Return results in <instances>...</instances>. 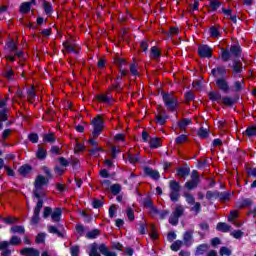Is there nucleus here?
I'll use <instances>...</instances> for the list:
<instances>
[{
    "label": "nucleus",
    "instance_id": "nucleus-1",
    "mask_svg": "<svg viewBox=\"0 0 256 256\" xmlns=\"http://www.w3.org/2000/svg\"><path fill=\"white\" fill-rule=\"evenodd\" d=\"M49 183V180L45 178L43 175L37 176L34 184V191L33 195L35 199H43L45 197V190H43V187Z\"/></svg>",
    "mask_w": 256,
    "mask_h": 256
},
{
    "label": "nucleus",
    "instance_id": "nucleus-2",
    "mask_svg": "<svg viewBox=\"0 0 256 256\" xmlns=\"http://www.w3.org/2000/svg\"><path fill=\"white\" fill-rule=\"evenodd\" d=\"M162 99L168 111H175V109H177V105H179V102L177 101V98L173 94L164 93L162 95Z\"/></svg>",
    "mask_w": 256,
    "mask_h": 256
},
{
    "label": "nucleus",
    "instance_id": "nucleus-3",
    "mask_svg": "<svg viewBox=\"0 0 256 256\" xmlns=\"http://www.w3.org/2000/svg\"><path fill=\"white\" fill-rule=\"evenodd\" d=\"M103 118L101 116H97L92 120V125H93V132H92V137H99L101 133L103 132V125H104Z\"/></svg>",
    "mask_w": 256,
    "mask_h": 256
},
{
    "label": "nucleus",
    "instance_id": "nucleus-4",
    "mask_svg": "<svg viewBox=\"0 0 256 256\" xmlns=\"http://www.w3.org/2000/svg\"><path fill=\"white\" fill-rule=\"evenodd\" d=\"M199 185V175L197 173V170H193L191 174V180L186 182L185 187L186 189H195Z\"/></svg>",
    "mask_w": 256,
    "mask_h": 256
},
{
    "label": "nucleus",
    "instance_id": "nucleus-5",
    "mask_svg": "<svg viewBox=\"0 0 256 256\" xmlns=\"http://www.w3.org/2000/svg\"><path fill=\"white\" fill-rule=\"evenodd\" d=\"M183 207L182 206H178L176 207L175 211L173 212V214L171 215L170 219H169V223L171 225H177V223H179V217H181V215H183Z\"/></svg>",
    "mask_w": 256,
    "mask_h": 256
},
{
    "label": "nucleus",
    "instance_id": "nucleus-6",
    "mask_svg": "<svg viewBox=\"0 0 256 256\" xmlns=\"http://www.w3.org/2000/svg\"><path fill=\"white\" fill-rule=\"evenodd\" d=\"M96 99L99 103H106L107 105L113 103V96L109 92L96 95Z\"/></svg>",
    "mask_w": 256,
    "mask_h": 256
},
{
    "label": "nucleus",
    "instance_id": "nucleus-7",
    "mask_svg": "<svg viewBox=\"0 0 256 256\" xmlns=\"http://www.w3.org/2000/svg\"><path fill=\"white\" fill-rule=\"evenodd\" d=\"M213 50L208 45H200L198 47V53L200 57H212Z\"/></svg>",
    "mask_w": 256,
    "mask_h": 256
},
{
    "label": "nucleus",
    "instance_id": "nucleus-8",
    "mask_svg": "<svg viewBox=\"0 0 256 256\" xmlns=\"http://www.w3.org/2000/svg\"><path fill=\"white\" fill-rule=\"evenodd\" d=\"M20 254H22L23 256H41L39 250L35 248H23L22 250H20Z\"/></svg>",
    "mask_w": 256,
    "mask_h": 256
},
{
    "label": "nucleus",
    "instance_id": "nucleus-9",
    "mask_svg": "<svg viewBox=\"0 0 256 256\" xmlns=\"http://www.w3.org/2000/svg\"><path fill=\"white\" fill-rule=\"evenodd\" d=\"M63 215V211L61 208H55L51 213V219L54 223H59L61 221V216Z\"/></svg>",
    "mask_w": 256,
    "mask_h": 256
},
{
    "label": "nucleus",
    "instance_id": "nucleus-10",
    "mask_svg": "<svg viewBox=\"0 0 256 256\" xmlns=\"http://www.w3.org/2000/svg\"><path fill=\"white\" fill-rule=\"evenodd\" d=\"M216 85L218 88H220L221 91H224V93H227L229 91V84L227 83V80L225 78H220L216 81Z\"/></svg>",
    "mask_w": 256,
    "mask_h": 256
},
{
    "label": "nucleus",
    "instance_id": "nucleus-11",
    "mask_svg": "<svg viewBox=\"0 0 256 256\" xmlns=\"http://www.w3.org/2000/svg\"><path fill=\"white\" fill-rule=\"evenodd\" d=\"M145 175H148V177H151L152 179H159L160 175L159 172L156 170H153L149 167L144 168Z\"/></svg>",
    "mask_w": 256,
    "mask_h": 256
},
{
    "label": "nucleus",
    "instance_id": "nucleus-12",
    "mask_svg": "<svg viewBox=\"0 0 256 256\" xmlns=\"http://www.w3.org/2000/svg\"><path fill=\"white\" fill-rule=\"evenodd\" d=\"M225 73H227V70L225 69V67H217L212 69V75L214 77H223Z\"/></svg>",
    "mask_w": 256,
    "mask_h": 256
},
{
    "label": "nucleus",
    "instance_id": "nucleus-13",
    "mask_svg": "<svg viewBox=\"0 0 256 256\" xmlns=\"http://www.w3.org/2000/svg\"><path fill=\"white\" fill-rule=\"evenodd\" d=\"M98 250L100 251V253H102V255L104 256H117V254L115 252H111L107 249V246H105L104 244L100 245L98 247Z\"/></svg>",
    "mask_w": 256,
    "mask_h": 256
},
{
    "label": "nucleus",
    "instance_id": "nucleus-14",
    "mask_svg": "<svg viewBox=\"0 0 256 256\" xmlns=\"http://www.w3.org/2000/svg\"><path fill=\"white\" fill-rule=\"evenodd\" d=\"M217 231H222V233H228V231H231V226H229L227 223L220 222L216 226Z\"/></svg>",
    "mask_w": 256,
    "mask_h": 256
},
{
    "label": "nucleus",
    "instance_id": "nucleus-15",
    "mask_svg": "<svg viewBox=\"0 0 256 256\" xmlns=\"http://www.w3.org/2000/svg\"><path fill=\"white\" fill-rule=\"evenodd\" d=\"M191 123H192L191 119L185 118L178 123L179 129H181L182 131H185V129H187V127H189Z\"/></svg>",
    "mask_w": 256,
    "mask_h": 256
},
{
    "label": "nucleus",
    "instance_id": "nucleus-16",
    "mask_svg": "<svg viewBox=\"0 0 256 256\" xmlns=\"http://www.w3.org/2000/svg\"><path fill=\"white\" fill-rule=\"evenodd\" d=\"M189 173H191V170L187 167L179 168L177 170L178 177H189Z\"/></svg>",
    "mask_w": 256,
    "mask_h": 256
},
{
    "label": "nucleus",
    "instance_id": "nucleus-17",
    "mask_svg": "<svg viewBox=\"0 0 256 256\" xmlns=\"http://www.w3.org/2000/svg\"><path fill=\"white\" fill-rule=\"evenodd\" d=\"M183 241L186 245L193 243V232H185Z\"/></svg>",
    "mask_w": 256,
    "mask_h": 256
},
{
    "label": "nucleus",
    "instance_id": "nucleus-18",
    "mask_svg": "<svg viewBox=\"0 0 256 256\" xmlns=\"http://www.w3.org/2000/svg\"><path fill=\"white\" fill-rule=\"evenodd\" d=\"M19 173L20 175H22L23 177H25L26 175H29V173H31V166L29 165H23L19 168Z\"/></svg>",
    "mask_w": 256,
    "mask_h": 256
},
{
    "label": "nucleus",
    "instance_id": "nucleus-19",
    "mask_svg": "<svg viewBox=\"0 0 256 256\" xmlns=\"http://www.w3.org/2000/svg\"><path fill=\"white\" fill-rule=\"evenodd\" d=\"M181 186L176 181H170V193L180 192Z\"/></svg>",
    "mask_w": 256,
    "mask_h": 256
},
{
    "label": "nucleus",
    "instance_id": "nucleus-20",
    "mask_svg": "<svg viewBox=\"0 0 256 256\" xmlns=\"http://www.w3.org/2000/svg\"><path fill=\"white\" fill-rule=\"evenodd\" d=\"M36 157L37 159L43 160L47 157V150H45L44 148H38V150L36 151Z\"/></svg>",
    "mask_w": 256,
    "mask_h": 256
},
{
    "label": "nucleus",
    "instance_id": "nucleus-21",
    "mask_svg": "<svg viewBox=\"0 0 256 256\" xmlns=\"http://www.w3.org/2000/svg\"><path fill=\"white\" fill-rule=\"evenodd\" d=\"M244 135H246L247 137H255L256 136V126L248 127L245 130Z\"/></svg>",
    "mask_w": 256,
    "mask_h": 256
},
{
    "label": "nucleus",
    "instance_id": "nucleus-22",
    "mask_svg": "<svg viewBox=\"0 0 256 256\" xmlns=\"http://www.w3.org/2000/svg\"><path fill=\"white\" fill-rule=\"evenodd\" d=\"M44 143H55V135L53 133L43 135Z\"/></svg>",
    "mask_w": 256,
    "mask_h": 256
},
{
    "label": "nucleus",
    "instance_id": "nucleus-23",
    "mask_svg": "<svg viewBox=\"0 0 256 256\" xmlns=\"http://www.w3.org/2000/svg\"><path fill=\"white\" fill-rule=\"evenodd\" d=\"M38 202L36 204V207L34 208V214L39 215L41 213V209H43V198H37Z\"/></svg>",
    "mask_w": 256,
    "mask_h": 256
},
{
    "label": "nucleus",
    "instance_id": "nucleus-24",
    "mask_svg": "<svg viewBox=\"0 0 256 256\" xmlns=\"http://www.w3.org/2000/svg\"><path fill=\"white\" fill-rule=\"evenodd\" d=\"M150 147H151V149H157L158 147H161V139L152 138L150 140Z\"/></svg>",
    "mask_w": 256,
    "mask_h": 256
},
{
    "label": "nucleus",
    "instance_id": "nucleus-25",
    "mask_svg": "<svg viewBox=\"0 0 256 256\" xmlns=\"http://www.w3.org/2000/svg\"><path fill=\"white\" fill-rule=\"evenodd\" d=\"M31 11V2H24L20 6V12L21 13H29Z\"/></svg>",
    "mask_w": 256,
    "mask_h": 256
},
{
    "label": "nucleus",
    "instance_id": "nucleus-26",
    "mask_svg": "<svg viewBox=\"0 0 256 256\" xmlns=\"http://www.w3.org/2000/svg\"><path fill=\"white\" fill-rule=\"evenodd\" d=\"M208 249H209V245L201 244L196 249V255H203V253H205V251H208Z\"/></svg>",
    "mask_w": 256,
    "mask_h": 256
},
{
    "label": "nucleus",
    "instance_id": "nucleus-27",
    "mask_svg": "<svg viewBox=\"0 0 256 256\" xmlns=\"http://www.w3.org/2000/svg\"><path fill=\"white\" fill-rule=\"evenodd\" d=\"M209 99L211 101H220L221 100V94L219 92H210L209 93Z\"/></svg>",
    "mask_w": 256,
    "mask_h": 256
},
{
    "label": "nucleus",
    "instance_id": "nucleus-28",
    "mask_svg": "<svg viewBox=\"0 0 256 256\" xmlns=\"http://www.w3.org/2000/svg\"><path fill=\"white\" fill-rule=\"evenodd\" d=\"M98 251H99V246H97L96 244H93L91 246L89 255L90 256H101V254H99Z\"/></svg>",
    "mask_w": 256,
    "mask_h": 256
},
{
    "label": "nucleus",
    "instance_id": "nucleus-29",
    "mask_svg": "<svg viewBox=\"0 0 256 256\" xmlns=\"http://www.w3.org/2000/svg\"><path fill=\"white\" fill-rule=\"evenodd\" d=\"M183 246V241L177 240L171 245L172 251H179L181 247Z\"/></svg>",
    "mask_w": 256,
    "mask_h": 256
},
{
    "label": "nucleus",
    "instance_id": "nucleus-30",
    "mask_svg": "<svg viewBox=\"0 0 256 256\" xmlns=\"http://www.w3.org/2000/svg\"><path fill=\"white\" fill-rule=\"evenodd\" d=\"M160 56H161V52L159 51V49H157V47H152L151 48L152 59H159Z\"/></svg>",
    "mask_w": 256,
    "mask_h": 256
},
{
    "label": "nucleus",
    "instance_id": "nucleus-31",
    "mask_svg": "<svg viewBox=\"0 0 256 256\" xmlns=\"http://www.w3.org/2000/svg\"><path fill=\"white\" fill-rule=\"evenodd\" d=\"M12 233H19L20 235H23L25 233V228L23 226H13L11 228Z\"/></svg>",
    "mask_w": 256,
    "mask_h": 256
},
{
    "label": "nucleus",
    "instance_id": "nucleus-32",
    "mask_svg": "<svg viewBox=\"0 0 256 256\" xmlns=\"http://www.w3.org/2000/svg\"><path fill=\"white\" fill-rule=\"evenodd\" d=\"M87 239H97L99 237V230H92L86 234Z\"/></svg>",
    "mask_w": 256,
    "mask_h": 256
},
{
    "label": "nucleus",
    "instance_id": "nucleus-33",
    "mask_svg": "<svg viewBox=\"0 0 256 256\" xmlns=\"http://www.w3.org/2000/svg\"><path fill=\"white\" fill-rule=\"evenodd\" d=\"M231 55H235V57H239L241 54V47L239 46H232L230 49Z\"/></svg>",
    "mask_w": 256,
    "mask_h": 256
},
{
    "label": "nucleus",
    "instance_id": "nucleus-34",
    "mask_svg": "<svg viewBox=\"0 0 256 256\" xmlns=\"http://www.w3.org/2000/svg\"><path fill=\"white\" fill-rule=\"evenodd\" d=\"M210 7H211L212 11H217L221 7V2H219L217 0H211Z\"/></svg>",
    "mask_w": 256,
    "mask_h": 256
},
{
    "label": "nucleus",
    "instance_id": "nucleus-35",
    "mask_svg": "<svg viewBox=\"0 0 256 256\" xmlns=\"http://www.w3.org/2000/svg\"><path fill=\"white\" fill-rule=\"evenodd\" d=\"M9 243L13 246L21 245V238L19 236H12Z\"/></svg>",
    "mask_w": 256,
    "mask_h": 256
},
{
    "label": "nucleus",
    "instance_id": "nucleus-36",
    "mask_svg": "<svg viewBox=\"0 0 256 256\" xmlns=\"http://www.w3.org/2000/svg\"><path fill=\"white\" fill-rule=\"evenodd\" d=\"M237 217H239V213L235 210H232L230 212V215L228 216V221L230 223H233V221H235L237 219Z\"/></svg>",
    "mask_w": 256,
    "mask_h": 256
},
{
    "label": "nucleus",
    "instance_id": "nucleus-37",
    "mask_svg": "<svg viewBox=\"0 0 256 256\" xmlns=\"http://www.w3.org/2000/svg\"><path fill=\"white\" fill-rule=\"evenodd\" d=\"M209 135V130L206 128H200L198 130V136L201 137V139H205Z\"/></svg>",
    "mask_w": 256,
    "mask_h": 256
},
{
    "label": "nucleus",
    "instance_id": "nucleus-38",
    "mask_svg": "<svg viewBox=\"0 0 256 256\" xmlns=\"http://www.w3.org/2000/svg\"><path fill=\"white\" fill-rule=\"evenodd\" d=\"M184 197L189 205H193L195 203V198L193 197V195L186 193L184 194Z\"/></svg>",
    "mask_w": 256,
    "mask_h": 256
},
{
    "label": "nucleus",
    "instance_id": "nucleus-39",
    "mask_svg": "<svg viewBox=\"0 0 256 256\" xmlns=\"http://www.w3.org/2000/svg\"><path fill=\"white\" fill-rule=\"evenodd\" d=\"M243 89V79L234 83V91H241Z\"/></svg>",
    "mask_w": 256,
    "mask_h": 256
},
{
    "label": "nucleus",
    "instance_id": "nucleus-40",
    "mask_svg": "<svg viewBox=\"0 0 256 256\" xmlns=\"http://www.w3.org/2000/svg\"><path fill=\"white\" fill-rule=\"evenodd\" d=\"M244 233L241 230H235L231 232V236L234 237V239H241L243 237Z\"/></svg>",
    "mask_w": 256,
    "mask_h": 256
},
{
    "label": "nucleus",
    "instance_id": "nucleus-41",
    "mask_svg": "<svg viewBox=\"0 0 256 256\" xmlns=\"http://www.w3.org/2000/svg\"><path fill=\"white\" fill-rule=\"evenodd\" d=\"M110 189L114 195H118V193L121 192V186H119V184L112 185Z\"/></svg>",
    "mask_w": 256,
    "mask_h": 256
},
{
    "label": "nucleus",
    "instance_id": "nucleus-42",
    "mask_svg": "<svg viewBox=\"0 0 256 256\" xmlns=\"http://www.w3.org/2000/svg\"><path fill=\"white\" fill-rule=\"evenodd\" d=\"M219 253H220L221 256H224V255L231 256V250L229 248H227V247L220 248V252Z\"/></svg>",
    "mask_w": 256,
    "mask_h": 256
},
{
    "label": "nucleus",
    "instance_id": "nucleus-43",
    "mask_svg": "<svg viewBox=\"0 0 256 256\" xmlns=\"http://www.w3.org/2000/svg\"><path fill=\"white\" fill-rule=\"evenodd\" d=\"M241 71H243L241 65L239 63H235L233 66V75H237V73H241Z\"/></svg>",
    "mask_w": 256,
    "mask_h": 256
},
{
    "label": "nucleus",
    "instance_id": "nucleus-44",
    "mask_svg": "<svg viewBox=\"0 0 256 256\" xmlns=\"http://www.w3.org/2000/svg\"><path fill=\"white\" fill-rule=\"evenodd\" d=\"M165 121H167L166 117H163L161 115L156 116V123H158V125H165Z\"/></svg>",
    "mask_w": 256,
    "mask_h": 256
},
{
    "label": "nucleus",
    "instance_id": "nucleus-45",
    "mask_svg": "<svg viewBox=\"0 0 256 256\" xmlns=\"http://www.w3.org/2000/svg\"><path fill=\"white\" fill-rule=\"evenodd\" d=\"M221 52H222L221 57L223 61H227L228 59H231V54L229 52L223 49L221 50Z\"/></svg>",
    "mask_w": 256,
    "mask_h": 256
},
{
    "label": "nucleus",
    "instance_id": "nucleus-46",
    "mask_svg": "<svg viewBox=\"0 0 256 256\" xmlns=\"http://www.w3.org/2000/svg\"><path fill=\"white\" fill-rule=\"evenodd\" d=\"M126 214H127L129 221H133L135 219V214L133 212V209L128 208L126 211Z\"/></svg>",
    "mask_w": 256,
    "mask_h": 256
},
{
    "label": "nucleus",
    "instance_id": "nucleus-47",
    "mask_svg": "<svg viewBox=\"0 0 256 256\" xmlns=\"http://www.w3.org/2000/svg\"><path fill=\"white\" fill-rule=\"evenodd\" d=\"M13 75V70L10 68L6 69L4 72V76L6 77V79H13Z\"/></svg>",
    "mask_w": 256,
    "mask_h": 256
},
{
    "label": "nucleus",
    "instance_id": "nucleus-48",
    "mask_svg": "<svg viewBox=\"0 0 256 256\" xmlns=\"http://www.w3.org/2000/svg\"><path fill=\"white\" fill-rule=\"evenodd\" d=\"M65 171V168L63 166H56L54 168V172L58 175L61 176L63 172Z\"/></svg>",
    "mask_w": 256,
    "mask_h": 256
},
{
    "label": "nucleus",
    "instance_id": "nucleus-49",
    "mask_svg": "<svg viewBox=\"0 0 256 256\" xmlns=\"http://www.w3.org/2000/svg\"><path fill=\"white\" fill-rule=\"evenodd\" d=\"M210 36L216 38L219 37V30L215 27L210 28Z\"/></svg>",
    "mask_w": 256,
    "mask_h": 256
},
{
    "label": "nucleus",
    "instance_id": "nucleus-50",
    "mask_svg": "<svg viewBox=\"0 0 256 256\" xmlns=\"http://www.w3.org/2000/svg\"><path fill=\"white\" fill-rule=\"evenodd\" d=\"M52 213H53V210H51V208L45 207L43 212L44 219H47V217H49V215H51Z\"/></svg>",
    "mask_w": 256,
    "mask_h": 256
},
{
    "label": "nucleus",
    "instance_id": "nucleus-51",
    "mask_svg": "<svg viewBox=\"0 0 256 256\" xmlns=\"http://www.w3.org/2000/svg\"><path fill=\"white\" fill-rule=\"evenodd\" d=\"M27 93H28L29 101H33V98L35 97V89L30 88V89H28Z\"/></svg>",
    "mask_w": 256,
    "mask_h": 256
},
{
    "label": "nucleus",
    "instance_id": "nucleus-52",
    "mask_svg": "<svg viewBox=\"0 0 256 256\" xmlns=\"http://www.w3.org/2000/svg\"><path fill=\"white\" fill-rule=\"evenodd\" d=\"M191 211H194V213H199V211H201V204L199 202L194 203Z\"/></svg>",
    "mask_w": 256,
    "mask_h": 256
},
{
    "label": "nucleus",
    "instance_id": "nucleus-53",
    "mask_svg": "<svg viewBox=\"0 0 256 256\" xmlns=\"http://www.w3.org/2000/svg\"><path fill=\"white\" fill-rule=\"evenodd\" d=\"M36 243H45V234H38L36 237Z\"/></svg>",
    "mask_w": 256,
    "mask_h": 256
},
{
    "label": "nucleus",
    "instance_id": "nucleus-54",
    "mask_svg": "<svg viewBox=\"0 0 256 256\" xmlns=\"http://www.w3.org/2000/svg\"><path fill=\"white\" fill-rule=\"evenodd\" d=\"M171 201H179V192H170Z\"/></svg>",
    "mask_w": 256,
    "mask_h": 256
},
{
    "label": "nucleus",
    "instance_id": "nucleus-55",
    "mask_svg": "<svg viewBox=\"0 0 256 256\" xmlns=\"http://www.w3.org/2000/svg\"><path fill=\"white\" fill-rule=\"evenodd\" d=\"M185 141H187L186 135H180L176 138V143L178 144L185 143Z\"/></svg>",
    "mask_w": 256,
    "mask_h": 256
},
{
    "label": "nucleus",
    "instance_id": "nucleus-56",
    "mask_svg": "<svg viewBox=\"0 0 256 256\" xmlns=\"http://www.w3.org/2000/svg\"><path fill=\"white\" fill-rule=\"evenodd\" d=\"M28 138L32 143H37L39 141V136L37 134H30Z\"/></svg>",
    "mask_w": 256,
    "mask_h": 256
},
{
    "label": "nucleus",
    "instance_id": "nucleus-57",
    "mask_svg": "<svg viewBox=\"0 0 256 256\" xmlns=\"http://www.w3.org/2000/svg\"><path fill=\"white\" fill-rule=\"evenodd\" d=\"M37 223H39V214H33L31 225H37Z\"/></svg>",
    "mask_w": 256,
    "mask_h": 256
},
{
    "label": "nucleus",
    "instance_id": "nucleus-58",
    "mask_svg": "<svg viewBox=\"0 0 256 256\" xmlns=\"http://www.w3.org/2000/svg\"><path fill=\"white\" fill-rule=\"evenodd\" d=\"M102 151L101 148H94L90 150V155H94V157H99V152Z\"/></svg>",
    "mask_w": 256,
    "mask_h": 256
},
{
    "label": "nucleus",
    "instance_id": "nucleus-59",
    "mask_svg": "<svg viewBox=\"0 0 256 256\" xmlns=\"http://www.w3.org/2000/svg\"><path fill=\"white\" fill-rule=\"evenodd\" d=\"M115 213H117V208H115V206H111L109 208V217L111 218L115 217Z\"/></svg>",
    "mask_w": 256,
    "mask_h": 256
},
{
    "label": "nucleus",
    "instance_id": "nucleus-60",
    "mask_svg": "<svg viewBox=\"0 0 256 256\" xmlns=\"http://www.w3.org/2000/svg\"><path fill=\"white\" fill-rule=\"evenodd\" d=\"M71 256H79L78 246H74V247L71 248Z\"/></svg>",
    "mask_w": 256,
    "mask_h": 256
},
{
    "label": "nucleus",
    "instance_id": "nucleus-61",
    "mask_svg": "<svg viewBox=\"0 0 256 256\" xmlns=\"http://www.w3.org/2000/svg\"><path fill=\"white\" fill-rule=\"evenodd\" d=\"M48 231H49L50 233H54V234H56V235H59V230H58L57 227H55V226H48Z\"/></svg>",
    "mask_w": 256,
    "mask_h": 256
},
{
    "label": "nucleus",
    "instance_id": "nucleus-62",
    "mask_svg": "<svg viewBox=\"0 0 256 256\" xmlns=\"http://www.w3.org/2000/svg\"><path fill=\"white\" fill-rule=\"evenodd\" d=\"M44 10L47 15H50L52 8L49 3H44Z\"/></svg>",
    "mask_w": 256,
    "mask_h": 256
},
{
    "label": "nucleus",
    "instance_id": "nucleus-63",
    "mask_svg": "<svg viewBox=\"0 0 256 256\" xmlns=\"http://www.w3.org/2000/svg\"><path fill=\"white\" fill-rule=\"evenodd\" d=\"M222 102L224 103V105H231L233 103V99H231L230 97H225L222 98Z\"/></svg>",
    "mask_w": 256,
    "mask_h": 256
},
{
    "label": "nucleus",
    "instance_id": "nucleus-64",
    "mask_svg": "<svg viewBox=\"0 0 256 256\" xmlns=\"http://www.w3.org/2000/svg\"><path fill=\"white\" fill-rule=\"evenodd\" d=\"M128 159H129L130 163H137V161H139V157L133 156V155H129Z\"/></svg>",
    "mask_w": 256,
    "mask_h": 256
}]
</instances>
